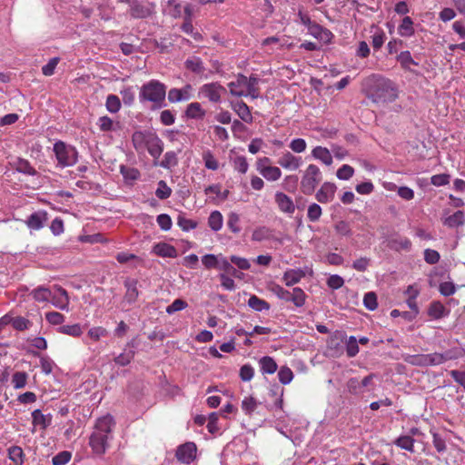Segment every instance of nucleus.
<instances>
[{
	"label": "nucleus",
	"instance_id": "f257e3e1",
	"mask_svg": "<svg viewBox=\"0 0 465 465\" xmlns=\"http://www.w3.org/2000/svg\"><path fill=\"white\" fill-rule=\"evenodd\" d=\"M368 97L376 104L394 102L399 95L396 84L390 79L371 74L364 81Z\"/></svg>",
	"mask_w": 465,
	"mask_h": 465
},
{
	"label": "nucleus",
	"instance_id": "f03ea898",
	"mask_svg": "<svg viewBox=\"0 0 465 465\" xmlns=\"http://www.w3.org/2000/svg\"><path fill=\"white\" fill-rule=\"evenodd\" d=\"M115 425L113 416L107 414L96 420L94 431L89 438V445L96 455L104 454L113 438V429Z\"/></svg>",
	"mask_w": 465,
	"mask_h": 465
},
{
	"label": "nucleus",
	"instance_id": "7ed1b4c3",
	"mask_svg": "<svg viewBox=\"0 0 465 465\" xmlns=\"http://www.w3.org/2000/svg\"><path fill=\"white\" fill-rule=\"evenodd\" d=\"M165 96L166 85L155 79L143 84L139 92L140 103H152V109H160L165 106Z\"/></svg>",
	"mask_w": 465,
	"mask_h": 465
},
{
	"label": "nucleus",
	"instance_id": "20e7f679",
	"mask_svg": "<svg viewBox=\"0 0 465 465\" xmlns=\"http://www.w3.org/2000/svg\"><path fill=\"white\" fill-rule=\"evenodd\" d=\"M260 79L255 75H251L249 78L245 75L239 74L235 81L228 84L230 94L236 97L251 96L256 99L260 96V90L258 84Z\"/></svg>",
	"mask_w": 465,
	"mask_h": 465
},
{
	"label": "nucleus",
	"instance_id": "39448f33",
	"mask_svg": "<svg viewBox=\"0 0 465 465\" xmlns=\"http://www.w3.org/2000/svg\"><path fill=\"white\" fill-rule=\"evenodd\" d=\"M322 181V173L314 163H310L302 172L300 182L301 192L305 195L312 194Z\"/></svg>",
	"mask_w": 465,
	"mask_h": 465
},
{
	"label": "nucleus",
	"instance_id": "423d86ee",
	"mask_svg": "<svg viewBox=\"0 0 465 465\" xmlns=\"http://www.w3.org/2000/svg\"><path fill=\"white\" fill-rule=\"evenodd\" d=\"M54 153L60 167L64 168L73 166L78 161V152L76 148L63 141H57L54 143Z\"/></svg>",
	"mask_w": 465,
	"mask_h": 465
},
{
	"label": "nucleus",
	"instance_id": "0eeeda50",
	"mask_svg": "<svg viewBox=\"0 0 465 465\" xmlns=\"http://www.w3.org/2000/svg\"><path fill=\"white\" fill-rule=\"evenodd\" d=\"M117 2L128 5V13L134 19H146L151 17L155 12L154 3L140 0H117Z\"/></svg>",
	"mask_w": 465,
	"mask_h": 465
},
{
	"label": "nucleus",
	"instance_id": "6e6552de",
	"mask_svg": "<svg viewBox=\"0 0 465 465\" xmlns=\"http://www.w3.org/2000/svg\"><path fill=\"white\" fill-rule=\"evenodd\" d=\"M224 93H226V89L219 83H209L199 88L198 97L206 98L212 103H219Z\"/></svg>",
	"mask_w": 465,
	"mask_h": 465
},
{
	"label": "nucleus",
	"instance_id": "1a4fd4ad",
	"mask_svg": "<svg viewBox=\"0 0 465 465\" xmlns=\"http://www.w3.org/2000/svg\"><path fill=\"white\" fill-rule=\"evenodd\" d=\"M197 447L192 441L180 445L176 450V458L183 463L189 464L196 457Z\"/></svg>",
	"mask_w": 465,
	"mask_h": 465
},
{
	"label": "nucleus",
	"instance_id": "9d476101",
	"mask_svg": "<svg viewBox=\"0 0 465 465\" xmlns=\"http://www.w3.org/2000/svg\"><path fill=\"white\" fill-rule=\"evenodd\" d=\"M277 163L285 170L296 171L302 166V159L286 151L278 158Z\"/></svg>",
	"mask_w": 465,
	"mask_h": 465
},
{
	"label": "nucleus",
	"instance_id": "9b49d317",
	"mask_svg": "<svg viewBox=\"0 0 465 465\" xmlns=\"http://www.w3.org/2000/svg\"><path fill=\"white\" fill-rule=\"evenodd\" d=\"M452 358L453 357L450 351L445 353L434 352L421 355L420 361L416 362L421 366H432L442 364Z\"/></svg>",
	"mask_w": 465,
	"mask_h": 465
},
{
	"label": "nucleus",
	"instance_id": "f8f14e48",
	"mask_svg": "<svg viewBox=\"0 0 465 465\" xmlns=\"http://www.w3.org/2000/svg\"><path fill=\"white\" fill-rule=\"evenodd\" d=\"M387 246L395 252H410L411 250L412 243L411 240L405 236L400 234L391 235L387 242Z\"/></svg>",
	"mask_w": 465,
	"mask_h": 465
},
{
	"label": "nucleus",
	"instance_id": "ddd939ff",
	"mask_svg": "<svg viewBox=\"0 0 465 465\" xmlns=\"http://www.w3.org/2000/svg\"><path fill=\"white\" fill-rule=\"evenodd\" d=\"M124 286L125 288V293L124 296V302L128 304H134L140 294L138 290V280L134 278H126L124 281Z\"/></svg>",
	"mask_w": 465,
	"mask_h": 465
},
{
	"label": "nucleus",
	"instance_id": "4468645a",
	"mask_svg": "<svg viewBox=\"0 0 465 465\" xmlns=\"http://www.w3.org/2000/svg\"><path fill=\"white\" fill-rule=\"evenodd\" d=\"M193 87L186 84L183 88H171L168 92V100L170 103L185 102L192 98Z\"/></svg>",
	"mask_w": 465,
	"mask_h": 465
},
{
	"label": "nucleus",
	"instance_id": "2eb2a0df",
	"mask_svg": "<svg viewBox=\"0 0 465 465\" xmlns=\"http://www.w3.org/2000/svg\"><path fill=\"white\" fill-rule=\"evenodd\" d=\"M50 301L54 307L62 311H69V298L67 292L64 288L57 286L55 292L51 294Z\"/></svg>",
	"mask_w": 465,
	"mask_h": 465
},
{
	"label": "nucleus",
	"instance_id": "dca6fc26",
	"mask_svg": "<svg viewBox=\"0 0 465 465\" xmlns=\"http://www.w3.org/2000/svg\"><path fill=\"white\" fill-rule=\"evenodd\" d=\"M337 187L334 183L325 182L316 193V200L322 203H327L334 199Z\"/></svg>",
	"mask_w": 465,
	"mask_h": 465
},
{
	"label": "nucleus",
	"instance_id": "f3484780",
	"mask_svg": "<svg viewBox=\"0 0 465 465\" xmlns=\"http://www.w3.org/2000/svg\"><path fill=\"white\" fill-rule=\"evenodd\" d=\"M154 134L151 132H143V131H136L133 134L132 136V142L134 144V149L138 153L143 152L148 143L149 140L153 137Z\"/></svg>",
	"mask_w": 465,
	"mask_h": 465
},
{
	"label": "nucleus",
	"instance_id": "a211bd4d",
	"mask_svg": "<svg viewBox=\"0 0 465 465\" xmlns=\"http://www.w3.org/2000/svg\"><path fill=\"white\" fill-rule=\"evenodd\" d=\"M307 295L305 292L300 287H294L292 291L287 290V295L284 297V302H292L295 307L301 308L306 302Z\"/></svg>",
	"mask_w": 465,
	"mask_h": 465
},
{
	"label": "nucleus",
	"instance_id": "6ab92c4d",
	"mask_svg": "<svg viewBox=\"0 0 465 465\" xmlns=\"http://www.w3.org/2000/svg\"><path fill=\"white\" fill-rule=\"evenodd\" d=\"M47 221V213L45 211H39L30 214L25 220V224L30 230L38 231L45 226Z\"/></svg>",
	"mask_w": 465,
	"mask_h": 465
},
{
	"label": "nucleus",
	"instance_id": "aec40b11",
	"mask_svg": "<svg viewBox=\"0 0 465 465\" xmlns=\"http://www.w3.org/2000/svg\"><path fill=\"white\" fill-rule=\"evenodd\" d=\"M308 34L324 44L331 43L333 38V34L329 29L322 27L317 23L309 27Z\"/></svg>",
	"mask_w": 465,
	"mask_h": 465
},
{
	"label": "nucleus",
	"instance_id": "412c9836",
	"mask_svg": "<svg viewBox=\"0 0 465 465\" xmlns=\"http://www.w3.org/2000/svg\"><path fill=\"white\" fill-rule=\"evenodd\" d=\"M275 203H277L279 209L286 213H293L295 211V205L291 197L287 194L277 192L274 195Z\"/></svg>",
	"mask_w": 465,
	"mask_h": 465
},
{
	"label": "nucleus",
	"instance_id": "4be33fe9",
	"mask_svg": "<svg viewBox=\"0 0 465 465\" xmlns=\"http://www.w3.org/2000/svg\"><path fill=\"white\" fill-rule=\"evenodd\" d=\"M305 276V273L301 269H288L282 275V282L288 286H293L299 283Z\"/></svg>",
	"mask_w": 465,
	"mask_h": 465
},
{
	"label": "nucleus",
	"instance_id": "5701e85b",
	"mask_svg": "<svg viewBox=\"0 0 465 465\" xmlns=\"http://www.w3.org/2000/svg\"><path fill=\"white\" fill-rule=\"evenodd\" d=\"M51 414H44L40 410H35L32 412V423L35 428L39 427L41 430H45L51 425Z\"/></svg>",
	"mask_w": 465,
	"mask_h": 465
},
{
	"label": "nucleus",
	"instance_id": "b1692460",
	"mask_svg": "<svg viewBox=\"0 0 465 465\" xmlns=\"http://www.w3.org/2000/svg\"><path fill=\"white\" fill-rule=\"evenodd\" d=\"M312 156L322 163H324L327 166H330L332 164V155L331 151L323 146H315L312 150Z\"/></svg>",
	"mask_w": 465,
	"mask_h": 465
},
{
	"label": "nucleus",
	"instance_id": "393cba45",
	"mask_svg": "<svg viewBox=\"0 0 465 465\" xmlns=\"http://www.w3.org/2000/svg\"><path fill=\"white\" fill-rule=\"evenodd\" d=\"M232 108L243 122L247 124L252 122L250 107L243 101H237L232 104Z\"/></svg>",
	"mask_w": 465,
	"mask_h": 465
},
{
	"label": "nucleus",
	"instance_id": "a878e982",
	"mask_svg": "<svg viewBox=\"0 0 465 465\" xmlns=\"http://www.w3.org/2000/svg\"><path fill=\"white\" fill-rule=\"evenodd\" d=\"M145 150L153 158L158 159L163 151V142L154 134Z\"/></svg>",
	"mask_w": 465,
	"mask_h": 465
},
{
	"label": "nucleus",
	"instance_id": "bb28decb",
	"mask_svg": "<svg viewBox=\"0 0 465 465\" xmlns=\"http://www.w3.org/2000/svg\"><path fill=\"white\" fill-rule=\"evenodd\" d=\"M153 252L161 257L175 258L178 255L177 250L171 244L159 242L153 246Z\"/></svg>",
	"mask_w": 465,
	"mask_h": 465
},
{
	"label": "nucleus",
	"instance_id": "cd10ccee",
	"mask_svg": "<svg viewBox=\"0 0 465 465\" xmlns=\"http://www.w3.org/2000/svg\"><path fill=\"white\" fill-rule=\"evenodd\" d=\"M449 313L450 311L447 310L445 306L439 301L432 302L428 309L429 316L435 320L448 316Z\"/></svg>",
	"mask_w": 465,
	"mask_h": 465
},
{
	"label": "nucleus",
	"instance_id": "c85d7f7f",
	"mask_svg": "<svg viewBox=\"0 0 465 465\" xmlns=\"http://www.w3.org/2000/svg\"><path fill=\"white\" fill-rule=\"evenodd\" d=\"M182 5L177 0H168L163 7V14L173 17L179 18L182 15Z\"/></svg>",
	"mask_w": 465,
	"mask_h": 465
},
{
	"label": "nucleus",
	"instance_id": "c756f323",
	"mask_svg": "<svg viewBox=\"0 0 465 465\" xmlns=\"http://www.w3.org/2000/svg\"><path fill=\"white\" fill-rule=\"evenodd\" d=\"M205 114V110L203 109L201 104L198 102L189 104L185 110V115L190 119H203Z\"/></svg>",
	"mask_w": 465,
	"mask_h": 465
},
{
	"label": "nucleus",
	"instance_id": "7c9ffc66",
	"mask_svg": "<svg viewBox=\"0 0 465 465\" xmlns=\"http://www.w3.org/2000/svg\"><path fill=\"white\" fill-rule=\"evenodd\" d=\"M465 215L462 211H457L443 220V224L449 228H457L464 224Z\"/></svg>",
	"mask_w": 465,
	"mask_h": 465
},
{
	"label": "nucleus",
	"instance_id": "2f4dec72",
	"mask_svg": "<svg viewBox=\"0 0 465 465\" xmlns=\"http://www.w3.org/2000/svg\"><path fill=\"white\" fill-rule=\"evenodd\" d=\"M259 366L262 373L272 374L277 371L276 361L270 356H263L259 360Z\"/></svg>",
	"mask_w": 465,
	"mask_h": 465
},
{
	"label": "nucleus",
	"instance_id": "473e14b6",
	"mask_svg": "<svg viewBox=\"0 0 465 465\" xmlns=\"http://www.w3.org/2000/svg\"><path fill=\"white\" fill-rule=\"evenodd\" d=\"M184 64L186 69L190 70L191 72L196 74H203V73L205 72V67L200 57H190L185 61Z\"/></svg>",
	"mask_w": 465,
	"mask_h": 465
},
{
	"label": "nucleus",
	"instance_id": "72a5a7b5",
	"mask_svg": "<svg viewBox=\"0 0 465 465\" xmlns=\"http://www.w3.org/2000/svg\"><path fill=\"white\" fill-rule=\"evenodd\" d=\"M259 173L264 179L270 182L278 181L282 177V171L277 166L269 165L268 167H262Z\"/></svg>",
	"mask_w": 465,
	"mask_h": 465
},
{
	"label": "nucleus",
	"instance_id": "f704fd0d",
	"mask_svg": "<svg viewBox=\"0 0 465 465\" xmlns=\"http://www.w3.org/2000/svg\"><path fill=\"white\" fill-rule=\"evenodd\" d=\"M414 32L412 19L410 16H405L398 27V34L403 37H411Z\"/></svg>",
	"mask_w": 465,
	"mask_h": 465
},
{
	"label": "nucleus",
	"instance_id": "c9c22d12",
	"mask_svg": "<svg viewBox=\"0 0 465 465\" xmlns=\"http://www.w3.org/2000/svg\"><path fill=\"white\" fill-rule=\"evenodd\" d=\"M223 217L221 212L213 211L208 217V226L213 232H218L223 228Z\"/></svg>",
	"mask_w": 465,
	"mask_h": 465
},
{
	"label": "nucleus",
	"instance_id": "e433bc0d",
	"mask_svg": "<svg viewBox=\"0 0 465 465\" xmlns=\"http://www.w3.org/2000/svg\"><path fill=\"white\" fill-rule=\"evenodd\" d=\"M222 254H205L202 257V263L206 269H220V263L222 262Z\"/></svg>",
	"mask_w": 465,
	"mask_h": 465
},
{
	"label": "nucleus",
	"instance_id": "4c0bfd02",
	"mask_svg": "<svg viewBox=\"0 0 465 465\" xmlns=\"http://www.w3.org/2000/svg\"><path fill=\"white\" fill-rule=\"evenodd\" d=\"M248 306L256 312L269 311L270 304L256 295H252L248 300Z\"/></svg>",
	"mask_w": 465,
	"mask_h": 465
},
{
	"label": "nucleus",
	"instance_id": "58836bf2",
	"mask_svg": "<svg viewBox=\"0 0 465 465\" xmlns=\"http://www.w3.org/2000/svg\"><path fill=\"white\" fill-rule=\"evenodd\" d=\"M28 374L25 371H15L11 380V383L15 390L23 389L26 386Z\"/></svg>",
	"mask_w": 465,
	"mask_h": 465
},
{
	"label": "nucleus",
	"instance_id": "ea45409f",
	"mask_svg": "<svg viewBox=\"0 0 465 465\" xmlns=\"http://www.w3.org/2000/svg\"><path fill=\"white\" fill-rule=\"evenodd\" d=\"M178 164L177 153L173 151L166 152L159 165L164 169H172Z\"/></svg>",
	"mask_w": 465,
	"mask_h": 465
},
{
	"label": "nucleus",
	"instance_id": "a19ab883",
	"mask_svg": "<svg viewBox=\"0 0 465 465\" xmlns=\"http://www.w3.org/2000/svg\"><path fill=\"white\" fill-rule=\"evenodd\" d=\"M15 170L19 173L28 174V175H35L36 171L35 169L31 165V163L25 159H17V161L15 163Z\"/></svg>",
	"mask_w": 465,
	"mask_h": 465
},
{
	"label": "nucleus",
	"instance_id": "79ce46f5",
	"mask_svg": "<svg viewBox=\"0 0 465 465\" xmlns=\"http://www.w3.org/2000/svg\"><path fill=\"white\" fill-rule=\"evenodd\" d=\"M52 292L45 287L40 286L32 291L31 295L39 302H47L51 298Z\"/></svg>",
	"mask_w": 465,
	"mask_h": 465
},
{
	"label": "nucleus",
	"instance_id": "37998d69",
	"mask_svg": "<svg viewBox=\"0 0 465 465\" xmlns=\"http://www.w3.org/2000/svg\"><path fill=\"white\" fill-rule=\"evenodd\" d=\"M202 156L205 168L212 171H216L219 168V163L210 150L203 151Z\"/></svg>",
	"mask_w": 465,
	"mask_h": 465
},
{
	"label": "nucleus",
	"instance_id": "c03bdc74",
	"mask_svg": "<svg viewBox=\"0 0 465 465\" xmlns=\"http://www.w3.org/2000/svg\"><path fill=\"white\" fill-rule=\"evenodd\" d=\"M58 332L72 337H80L83 333V330L80 324L63 325L58 328Z\"/></svg>",
	"mask_w": 465,
	"mask_h": 465
},
{
	"label": "nucleus",
	"instance_id": "a18cd8bd",
	"mask_svg": "<svg viewBox=\"0 0 465 465\" xmlns=\"http://www.w3.org/2000/svg\"><path fill=\"white\" fill-rule=\"evenodd\" d=\"M227 227L229 228V230L237 234L241 232V226H240V216L238 213H234V212H231L229 214H228V218H227Z\"/></svg>",
	"mask_w": 465,
	"mask_h": 465
},
{
	"label": "nucleus",
	"instance_id": "49530a36",
	"mask_svg": "<svg viewBox=\"0 0 465 465\" xmlns=\"http://www.w3.org/2000/svg\"><path fill=\"white\" fill-rule=\"evenodd\" d=\"M271 230L266 226H260L254 229L252 234V240L254 242H262L271 238Z\"/></svg>",
	"mask_w": 465,
	"mask_h": 465
},
{
	"label": "nucleus",
	"instance_id": "de8ad7c7",
	"mask_svg": "<svg viewBox=\"0 0 465 465\" xmlns=\"http://www.w3.org/2000/svg\"><path fill=\"white\" fill-rule=\"evenodd\" d=\"M259 404L253 397H245L242 401V409L246 415H252Z\"/></svg>",
	"mask_w": 465,
	"mask_h": 465
},
{
	"label": "nucleus",
	"instance_id": "09e8293b",
	"mask_svg": "<svg viewBox=\"0 0 465 465\" xmlns=\"http://www.w3.org/2000/svg\"><path fill=\"white\" fill-rule=\"evenodd\" d=\"M134 357V351L124 349L122 353L114 358V362L119 366L128 365Z\"/></svg>",
	"mask_w": 465,
	"mask_h": 465
},
{
	"label": "nucleus",
	"instance_id": "8fccbe9b",
	"mask_svg": "<svg viewBox=\"0 0 465 465\" xmlns=\"http://www.w3.org/2000/svg\"><path fill=\"white\" fill-rule=\"evenodd\" d=\"M105 106L110 113L116 114L121 109V101L117 95L109 94L106 97Z\"/></svg>",
	"mask_w": 465,
	"mask_h": 465
},
{
	"label": "nucleus",
	"instance_id": "3c124183",
	"mask_svg": "<svg viewBox=\"0 0 465 465\" xmlns=\"http://www.w3.org/2000/svg\"><path fill=\"white\" fill-rule=\"evenodd\" d=\"M346 388L347 391L352 395H361L365 391L361 388L360 380L356 377L348 380Z\"/></svg>",
	"mask_w": 465,
	"mask_h": 465
},
{
	"label": "nucleus",
	"instance_id": "603ef678",
	"mask_svg": "<svg viewBox=\"0 0 465 465\" xmlns=\"http://www.w3.org/2000/svg\"><path fill=\"white\" fill-rule=\"evenodd\" d=\"M401 66L406 70H411V65H418V63L413 60L409 51L401 52L397 57Z\"/></svg>",
	"mask_w": 465,
	"mask_h": 465
},
{
	"label": "nucleus",
	"instance_id": "864d4df0",
	"mask_svg": "<svg viewBox=\"0 0 465 465\" xmlns=\"http://www.w3.org/2000/svg\"><path fill=\"white\" fill-rule=\"evenodd\" d=\"M299 178L295 174L286 175L282 183V188L290 193H293L297 189Z\"/></svg>",
	"mask_w": 465,
	"mask_h": 465
},
{
	"label": "nucleus",
	"instance_id": "5fc2aeb1",
	"mask_svg": "<svg viewBox=\"0 0 465 465\" xmlns=\"http://www.w3.org/2000/svg\"><path fill=\"white\" fill-rule=\"evenodd\" d=\"M108 331L102 326L92 327L87 332V337L93 341H98L101 338L106 337Z\"/></svg>",
	"mask_w": 465,
	"mask_h": 465
},
{
	"label": "nucleus",
	"instance_id": "6e6d98bb",
	"mask_svg": "<svg viewBox=\"0 0 465 465\" xmlns=\"http://www.w3.org/2000/svg\"><path fill=\"white\" fill-rule=\"evenodd\" d=\"M394 443L402 450H406L411 452L414 450V440L411 436H401L395 440Z\"/></svg>",
	"mask_w": 465,
	"mask_h": 465
},
{
	"label": "nucleus",
	"instance_id": "4d7b16f0",
	"mask_svg": "<svg viewBox=\"0 0 465 465\" xmlns=\"http://www.w3.org/2000/svg\"><path fill=\"white\" fill-rule=\"evenodd\" d=\"M120 173L126 181H135L140 177V172L134 167L121 165Z\"/></svg>",
	"mask_w": 465,
	"mask_h": 465
},
{
	"label": "nucleus",
	"instance_id": "13d9d810",
	"mask_svg": "<svg viewBox=\"0 0 465 465\" xmlns=\"http://www.w3.org/2000/svg\"><path fill=\"white\" fill-rule=\"evenodd\" d=\"M32 325L33 322L31 321L22 316H16L12 320V326L16 331L28 330Z\"/></svg>",
	"mask_w": 465,
	"mask_h": 465
},
{
	"label": "nucleus",
	"instance_id": "bf43d9fd",
	"mask_svg": "<svg viewBox=\"0 0 465 465\" xmlns=\"http://www.w3.org/2000/svg\"><path fill=\"white\" fill-rule=\"evenodd\" d=\"M124 105L131 106L134 103L135 93L133 86H126L120 92Z\"/></svg>",
	"mask_w": 465,
	"mask_h": 465
},
{
	"label": "nucleus",
	"instance_id": "052dcab7",
	"mask_svg": "<svg viewBox=\"0 0 465 465\" xmlns=\"http://www.w3.org/2000/svg\"><path fill=\"white\" fill-rule=\"evenodd\" d=\"M232 166L234 170L239 172L240 173H245L249 168L246 157L242 155L235 156L232 159Z\"/></svg>",
	"mask_w": 465,
	"mask_h": 465
},
{
	"label": "nucleus",
	"instance_id": "680f3d73",
	"mask_svg": "<svg viewBox=\"0 0 465 465\" xmlns=\"http://www.w3.org/2000/svg\"><path fill=\"white\" fill-rule=\"evenodd\" d=\"M172 194V189L167 185V183L161 180L158 183V187L155 191V195L160 200H165L169 198Z\"/></svg>",
	"mask_w": 465,
	"mask_h": 465
},
{
	"label": "nucleus",
	"instance_id": "e2e57ef3",
	"mask_svg": "<svg viewBox=\"0 0 465 465\" xmlns=\"http://www.w3.org/2000/svg\"><path fill=\"white\" fill-rule=\"evenodd\" d=\"M219 270L223 271L227 275L240 278L239 272L232 265L231 261L229 262L225 257H222Z\"/></svg>",
	"mask_w": 465,
	"mask_h": 465
},
{
	"label": "nucleus",
	"instance_id": "0e129e2a",
	"mask_svg": "<svg viewBox=\"0 0 465 465\" xmlns=\"http://www.w3.org/2000/svg\"><path fill=\"white\" fill-rule=\"evenodd\" d=\"M354 174V169L349 164L341 165L336 172V176L340 180L348 181Z\"/></svg>",
	"mask_w": 465,
	"mask_h": 465
},
{
	"label": "nucleus",
	"instance_id": "69168bd1",
	"mask_svg": "<svg viewBox=\"0 0 465 465\" xmlns=\"http://www.w3.org/2000/svg\"><path fill=\"white\" fill-rule=\"evenodd\" d=\"M346 352L348 357H355L359 353V345L356 337L350 336L346 341Z\"/></svg>",
	"mask_w": 465,
	"mask_h": 465
},
{
	"label": "nucleus",
	"instance_id": "338daca9",
	"mask_svg": "<svg viewBox=\"0 0 465 465\" xmlns=\"http://www.w3.org/2000/svg\"><path fill=\"white\" fill-rule=\"evenodd\" d=\"M177 224L183 231L188 232L197 227V222L186 218L183 214H180L177 218Z\"/></svg>",
	"mask_w": 465,
	"mask_h": 465
},
{
	"label": "nucleus",
	"instance_id": "774afa93",
	"mask_svg": "<svg viewBox=\"0 0 465 465\" xmlns=\"http://www.w3.org/2000/svg\"><path fill=\"white\" fill-rule=\"evenodd\" d=\"M278 378L281 383L287 385L292 381L293 372L289 367L283 366L278 371Z\"/></svg>",
	"mask_w": 465,
	"mask_h": 465
}]
</instances>
